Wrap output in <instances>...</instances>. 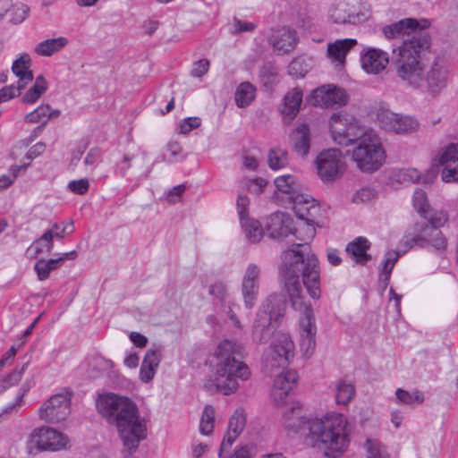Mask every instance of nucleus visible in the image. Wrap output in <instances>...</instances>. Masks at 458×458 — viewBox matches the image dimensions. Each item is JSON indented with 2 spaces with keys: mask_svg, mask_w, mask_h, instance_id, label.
Listing matches in <instances>:
<instances>
[{
  "mask_svg": "<svg viewBox=\"0 0 458 458\" xmlns=\"http://www.w3.org/2000/svg\"><path fill=\"white\" fill-rule=\"evenodd\" d=\"M419 26L416 19L407 18L385 26L383 33L386 38L407 34L394 60L396 75L407 87L436 98L447 88L451 71L445 56L437 55L428 64L424 62L423 54L429 49L431 39L426 31L417 30Z\"/></svg>",
  "mask_w": 458,
  "mask_h": 458,
  "instance_id": "nucleus-1",
  "label": "nucleus"
},
{
  "mask_svg": "<svg viewBox=\"0 0 458 458\" xmlns=\"http://www.w3.org/2000/svg\"><path fill=\"white\" fill-rule=\"evenodd\" d=\"M310 298L321 296L320 266L317 256L310 251L307 242L293 244L282 255L279 270L280 283L289 298L292 307L300 311V336L316 335L315 316L310 303L303 293L300 277Z\"/></svg>",
  "mask_w": 458,
  "mask_h": 458,
  "instance_id": "nucleus-2",
  "label": "nucleus"
},
{
  "mask_svg": "<svg viewBox=\"0 0 458 458\" xmlns=\"http://www.w3.org/2000/svg\"><path fill=\"white\" fill-rule=\"evenodd\" d=\"M284 425L289 430H308L307 440L327 456L338 458L348 448L350 429L346 419L340 413H327L321 419H305L301 408L293 405L284 411Z\"/></svg>",
  "mask_w": 458,
  "mask_h": 458,
  "instance_id": "nucleus-3",
  "label": "nucleus"
},
{
  "mask_svg": "<svg viewBox=\"0 0 458 458\" xmlns=\"http://www.w3.org/2000/svg\"><path fill=\"white\" fill-rule=\"evenodd\" d=\"M98 412L115 427L123 447L133 452L147 437V420L131 398L113 393L104 394L96 401Z\"/></svg>",
  "mask_w": 458,
  "mask_h": 458,
  "instance_id": "nucleus-4",
  "label": "nucleus"
},
{
  "mask_svg": "<svg viewBox=\"0 0 458 458\" xmlns=\"http://www.w3.org/2000/svg\"><path fill=\"white\" fill-rule=\"evenodd\" d=\"M242 355L243 347L237 343L225 340L217 346L214 385L224 394L236 392L238 381H246L250 377L249 367L241 360Z\"/></svg>",
  "mask_w": 458,
  "mask_h": 458,
  "instance_id": "nucleus-5",
  "label": "nucleus"
},
{
  "mask_svg": "<svg viewBox=\"0 0 458 458\" xmlns=\"http://www.w3.org/2000/svg\"><path fill=\"white\" fill-rule=\"evenodd\" d=\"M352 158L362 172L373 173L378 170L386 160V151L378 135L373 131H364L354 142Z\"/></svg>",
  "mask_w": 458,
  "mask_h": 458,
  "instance_id": "nucleus-6",
  "label": "nucleus"
},
{
  "mask_svg": "<svg viewBox=\"0 0 458 458\" xmlns=\"http://www.w3.org/2000/svg\"><path fill=\"white\" fill-rule=\"evenodd\" d=\"M277 297L269 296L259 308L252 325V340L258 344L267 343L276 329L284 314L277 305Z\"/></svg>",
  "mask_w": 458,
  "mask_h": 458,
  "instance_id": "nucleus-7",
  "label": "nucleus"
},
{
  "mask_svg": "<svg viewBox=\"0 0 458 458\" xmlns=\"http://www.w3.org/2000/svg\"><path fill=\"white\" fill-rule=\"evenodd\" d=\"M401 244L407 249L414 247L433 248L439 254H443L447 249V241L440 229L429 226L428 224H415L412 232L404 234Z\"/></svg>",
  "mask_w": 458,
  "mask_h": 458,
  "instance_id": "nucleus-8",
  "label": "nucleus"
},
{
  "mask_svg": "<svg viewBox=\"0 0 458 458\" xmlns=\"http://www.w3.org/2000/svg\"><path fill=\"white\" fill-rule=\"evenodd\" d=\"M294 356V344L290 335L278 332L270 345L268 352L263 361L264 371L272 376L274 371L284 369L290 363Z\"/></svg>",
  "mask_w": 458,
  "mask_h": 458,
  "instance_id": "nucleus-9",
  "label": "nucleus"
},
{
  "mask_svg": "<svg viewBox=\"0 0 458 458\" xmlns=\"http://www.w3.org/2000/svg\"><path fill=\"white\" fill-rule=\"evenodd\" d=\"M328 16L335 24H358L369 16V6L359 0H339L328 10Z\"/></svg>",
  "mask_w": 458,
  "mask_h": 458,
  "instance_id": "nucleus-10",
  "label": "nucleus"
},
{
  "mask_svg": "<svg viewBox=\"0 0 458 458\" xmlns=\"http://www.w3.org/2000/svg\"><path fill=\"white\" fill-rule=\"evenodd\" d=\"M360 131V123L345 112L333 114L330 118L331 137L338 145L348 146L353 143Z\"/></svg>",
  "mask_w": 458,
  "mask_h": 458,
  "instance_id": "nucleus-11",
  "label": "nucleus"
},
{
  "mask_svg": "<svg viewBox=\"0 0 458 458\" xmlns=\"http://www.w3.org/2000/svg\"><path fill=\"white\" fill-rule=\"evenodd\" d=\"M377 120L382 130L397 135L411 134L420 129V123L414 116L397 114L384 107L377 109Z\"/></svg>",
  "mask_w": 458,
  "mask_h": 458,
  "instance_id": "nucleus-12",
  "label": "nucleus"
},
{
  "mask_svg": "<svg viewBox=\"0 0 458 458\" xmlns=\"http://www.w3.org/2000/svg\"><path fill=\"white\" fill-rule=\"evenodd\" d=\"M30 442L39 451H61L70 447L68 437L54 428H36L30 437Z\"/></svg>",
  "mask_w": 458,
  "mask_h": 458,
  "instance_id": "nucleus-13",
  "label": "nucleus"
},
{
  "mask_svg": "<svg viewBox=\"0 0 458 458\" xmlns=\"http://www.w3.org/2000/svg\"><path fill=\"white\" fill-rule=\"evenodd\" d=\"M318 176L323 182L336 180L344 171L342 152L337 148L322 151L316 160Z\"/></svg>",
  "mask_w": 458,
  "mask_h": 458,
  "instance_id": "nucleus-14",
  "label": "nucleus"
},
{
  "mask_svg": "<svg viewBox=\"0 0 458 458\" xmlns=\"http://www.w3.org/2000/svg\"><path fill=\"white\" fill-rule=\"evenodd\" d=\"M71 413V397L68 394L52 395L39 408V417L47 423H58Z\"/></svg>",
  "mask_w": 458,
  "mask_h": 458,
  "instance_id": "nucleus-15",
  "label": "nucleus"
},
{
  "mask_svg": "<svg viewBox=\"0 0 458 458\" xmlns=\"http://www.w3.org/2000/svg\"><path fill=\"white\" fill-rule=\"evenodd\" d=\"M310 102L315 106L325 108L343 106L348 103V95L342 88L330 84L323 85L312 91Z\"/></svg>",
  "mask_w": 458,
  "mask_h": 458,
  "instance_id": "nucleus-16",
  "label": "nucleus"
},
{
  "mask_svg": "<svg viewBox=\"0 0 458 458\" xmlns=\"http://www.w3.org/2000/svg\"><path fill=\"white\" fill-rule=\"evenodd\" d=\"M293 209L296 216L306 221V240H312L315 236V228L310 226L319 211L317 201L309 195H296L293 199Z\"/></svg>",
  "mask_w": 458,
  "mask_h": 458,
  "instance_id": "nucleus-17",
  "label": "nucleus"
},
{
  "mask_svg": "<svg viewBox=\"0 0 458 458\" xmlns=\"http://www.w3.org/2000/svg\"><path fill=\"white\" fill-rule=\"evenodd\" d=\"M260 275V267L254 263L249 264L244 271L241 292L244 306L248 310L252 309L256 304L259 291Z\"/></svg>",
  "mask_w": 458,
  "mask_h": 458,
  "instance_id": "nucleus-18",
  "label": "nucleus"
},
{
  "mask_svg": "<svg viewBox=\"0 0 458 458\" xmlns=\"http://www.w3.org/2000/svg\"><path fill=\"white\" fill-rule=\"evenodd\" d=\"M362 69L370 74L383 72L389 63L388 54L379 48L369 47L360 55Z\"/></svg>",
  "mask_w": 458,
  "mask_h": 458,
  "instance_id": "nucleus-19",
  "label": "nucleus"
},
{
  "mask_svg": "<svg viewBox=\"0 0 458 458\" xmlns=\"http://www.w3.org/2000/svg\"><path fill=\"white\" fill-rule=\"evenodd\" d=\"M297 373L287 370L276 376L271 390V397L276 405H281L285 402L293 386L297 382Z\"/></svg>",
  "mask_w": 458,
  "mask_h": 458,
  "instance_id": "nucleus-20",
  "label": "nucleus"
},
{
  "mask_svg": "<svg viewBox=\"0 0 458 458\" xmlns=\"http://www.w3.org/2000/svg\"><path fill=\"white\" fill-rule=\"evenodd\" d=\"M267 231L271 238L281 239L298 231L294 230L293 221L290 216L278 213L270 216Z\"/></svg>",
  "mask_w": 458,
  "mask_h": 458,
  "instance_id": "nucleus-21",
  "label": "nucleus"
},
{
  "mask_svg": "<svg viewBox=\"0 0 458 458\" xmlns=\"http://www.w3.org/2000/svg\"><path fill=\"white\" fill-rule=\"evenodd\" d=\"M268 41L275 50L285 54L295 47L297 44L296 32L287 27H283L274 30Z\"/></svg>",
  "mask_w": 458,
  "mask_h": 458,
  "instance_id": "nucleus-22",
  "label": "nucleus"
},
{
  "mask_svg": "<svg viewBox=\"0 0 458 458\" xmlns=\"http://www.w3.org/2000/svg\"><path fill=\"white\" fill-rule=\"evenodd\" d=\"M357 45L352 38L337 39L327 45V56L336 66H344L349 51Z\"/></svg>",
  "mask_w": 458,
  "mask_h": 458,
  "instance_id": "nucleus-23",
  "label": "nucleus"
},
{
  "mask_svg": "<svg viewBox=\"0 0 458 458\" xmlns=\"http://www.w3.org/2000/svg\"><path fill=\"white\" fill-rule=\"evenodd\" d=\"M161 359L162 352L160 349L156 348L147 351L140 370V377L142 382L148 383L153 379Z\"/></svg>",
  "mask_w": 458,
  "mask_h": 458,
  "instance_id": "nucleus-24",
  "label": "nucleus"
},
{
  "mask_svg": "<svg viewBox=\"0 0 458 458\" xmlns=\"http://www.w3.org/2000/svg\"><path fill=\"white\" fill-rule=\"evenodd\" d=\"M369 248L370 242L366 238L358 237L346 246L345 250L356 263L365 265L371 259L370 255L367 253Z\"/></svg>",
  "mask_w": 458,
  "mask_h": 458,
  "instance_id": "nucleus-25",
  "label": "nucleus"
},
{
  "mask_svg": "<svg viewBox=\"0 0 458 458\" xmlns=\"http://www.w3.org/2000/svg\"><path fill=\"white\" fill-rule=\"evenodd\" d=\"M31 66V59L28 54H22L17 58L13 65V72L19 78L17 83L20 88H24L29 82L33 80V73L30 70Z\"/></svg>",
  "mask_w": 458,
  "mask_h": 458,
  "instance_id": "nucleus-26",
  "label": "nucleus"
},
{
  "mask_svg": "<svg viewBox=\"0 0 458 458\" xmlns=\"http://www.w3.org/2000/svg\"><path fill=\"white\" fill-rule=\"evenodd\" d=\"M302 90L299 88H294L289 91L284 98L282 114L291 119L295 117L299 113L300 106L302 102Z\"/></svg>",
  "mask_w": 458,
  "mask_h": 458,
  "instance_id": "nucleus-27",
  "label": "nucleus"
},
{
  "mask_svg": "<svg viewBox=\"0 0 458 458\" xmlns=\"http://www.w3.org/2000/svg\"><path fill=\"white\" fill-rule=\"evenodd\" d=\"M68 44L64 37L48 38L36 45L34 52L39 56H51L62 50Z\"/></svg>",
  "mask_w": 458,
  "mask_h": 458,
  "instance_id": "nucleus-28",
  "label": "nucleus"
},
{
  "mask_svg": "<svg viewBox=\"0 0 458 458\" xmlns=\"http://www.w3.org/2000/svg\"><path fill=\"white\" fill-rule=\"evenodd\" d=\"M425 401L424 394L415 389L412 392H409L403 388H397L395 390V403L398 405H406L413 407L415 405L422 404Z\"/></svg>",
  "mask_w": 458,
  "mask_h": 458,
  "instance_id": "nucleus-29",
  "label": "nucleus"
},
{
  "mask_svg": "<svg viewBox=\"0 0 458 458\" xmlns=\"http://www.w3.org/2000/svg\"><path fill=\"white\" fill-rule=\"evenodd\" d=\"M256 88L250 82H242L236 89L234 98L235 104L240 108L247 107L254 100Z\"/></svg>",
  "mask_w": 458,
  "mask_h": 458,
  "instance_id": "nucleus-30",
  "label": "nucleus"
},
{
  "mask_svg": "<svg viewBox=\"0 0 458 458\" xmlns=\"http://www.w3.org/2000/svg\"><path fill=\"white\" fill-rule=\"evenodd\" d=\"M60 225L58 223L53 224V225L47 229L38 239L35 240L31 247L35 248V255L41 253H50L54 248V229H59Z\"/></svg>",
  "mask_w": 458,
  "mask_h": 458,
  "instance_id": "nucleus-31",
  "label": "nucleus"
},
{
  "mask_svg": "<svg viewBox=\"0 0 458 458\" xmlns=\"http://www.w3.org/2000/svg\"><path fill=\"white\" fill-rule=\"evenodd\" d=\"M245 237L252 243L259 242L263 237V229L258 220L249 216L240 219Z\"/></svg>",
  "mask_w": 458,
  "mask_h": 458,
  "instance_id": "nucleus-32",
  "label": "nucleus"
},
{
  "mask_svg": "<svg viewBox=\"0 0 458 458\" xmlns=\"http://www.w3.org/2000/svg\"><path fill=\"white\" fill-rule=\"evenodd\" d=\"M400 258L398 251L391 250H388L380 265L379 281L382 282L385 286L389 283L392 270Z\"/></svg>",
  "mask_w": 458,
  "mask_h": 458,
  "instance_id": "nucleus-33",
  "label": "nucleus"
},
{
  "mask_svg": "<svg viewBox=\"0 0 458 458\" xmlns=\"http://www.w3.org/2000/svg\"><path fill=\"white\" fill-rule=\"evenodd\" d=\"M310 138L309 126L305 123L298 126L294 139L295 151L301 156H306L310 148Z\"/></svg>",
  "mask_w": 458,
  "mask_h": 458,
  "instance_id": "nucleus-34",
  "label": "nucleus"
},
{
  "mask_svg": "<svg viewBox=\"0 0 458 458\" xmlns=\"http://www.w3.org/2000/svg\"><path fill=\"white\" fill-rule=\"evenodd\" d=\"M47 89V80L42 75L38 76L35 80L34 85L22 96V102L25 104H33L37 102Z\"/></svg>",
  "mask_w": 458,
  "mask_h": 458,
  "instance_id": "nucleus-35",
  "label": "nucleus"
},
{
  "mask_svg": "<svg viewBox=\"0 0 458 458\" xmlns=\"http://www.w3.org/2000/svg\"><path fill=\"white\" fill-rule=\"evenodd\" d=\"M335 393L336 403L346 405L354 396L355 388L351 383L340 380L335 383Z\"/></svg>",
  "mask_w": 458,
  "mask_h": 458,
  "instance_id": "nucleus-36",
  "label": "nucleus"
},
{
  "mask_svg": "<svg viewBox=\"0 0 458 458\" xmlns=\"http://www.w3.org/2000/svg\"><path fill=\"white\" fill-rule=\"evenodd\" d=\"M268 165L273 170L285 167L289 163L288 152L282 148H271L267 156Z\"/></svg>",
  "mask_w": 458,
  "mask_h": 458,
  "instance_id": "nucleus-37",
  "label": "nucleus"
},
{
  "mask_svg": "<svg viewBox=\"0 0 458 458\" xmlns=\"http://www.w3.org/2000/svg\"><path fill=\"white\" fill-rule=\"evenodd\" d=\"M437 161L441 165H454L458 164V144L451 143L438 153Z\"/></svg>",
  "mask_w": 458,
  "mask_h": 458,
  "instance_id": "nucleus-38",
  "label": "nucleus"
},
{
  "mask_svg": "<svg viewBox=\"0 0 458 458\" xmlns=\"http://www.w3.org/2000/svg\"><path fill=\"white\" fill-rule=\"evenodd\" d=\"M58 263L59 261L54 259H39L37 261L34 266V269L37 273L38 278L40 281L46 280L49 276L51 271L59 267Z\"/></svg>",
  "mask_w": 458,
  "mask_h": 458,
  "instance_id": "nucleus-39",
  "label": "nucleus"
},
{
  "mask_svg": "<svg viewBox=\"0 0 458 458\" xmlns=\"http://www.w3.org/2000/svg\"><path fill=\"white\" fill-rule=\"evenodd\" d=\"M421 216L427 220L423 224H428L429 226H434L437 229L444 226L448 220V216L445 211L431 210L429 208Z\"/></svg>",
  "mask_w": 458,
  "mask_h": 458,
  "instance_id": "nucleus-40",
  "label": "nucleus"
},
{
  "mask_svg": "<svg viewBox=\"0 0 458 458\" xmlns=\"http://www.w3.org/2000/svg\"><path fill=\"white\" fill-rule=\"evenodd\" d=\"M33 386V381H26L24 382L18 393V394L15 397V400L13 403L8 404L6 407L4 408L3 413L10 414L13 411H17L24 403V396L25 394L30 390V388Z\"/></svg>",
  "mask_w": 458,
  "mask_h": 458,
  "instance_id": "nucleus-41",
  "label": "nucleus"
},
{
  "mask_svg": "<svg viewBox=\"0 0 458 458\" xmlns=\"http://www.w3.org/2000/svg\"><path fill=\"white\" fill-rule=\"evenodd\" d=\"M50 106L48 104L41 105L35 110L26 114L24 120L26 123H41L42 125H46L48 121Z\"/></svg>",
  "mask_w": 458,
  "mask_h": 458,
  "instance_id": "nucleus-42",
  "label": "nucleus"
},
{
  "mask_svg": "<svg viewBox=\"0 0 458 458\" xmlns=\"http://www.w3.org/2000/svg\"><path fill=\"white\" fill-rule=\"evenodd\" d=\"M215 409L211 405H206L199 423V431L202 435H209L214 428Z\"/></svg>",
  "mask_w": 458,
  "mask_h": 458,
  "instance_id": "nucleus-43",
  "label": "nucleus"
},
{
  "mask_svg": "<svg viewBox=\"0 0 458 458\" xmlns=\"http://www.w3.org/2000/svg\"><path fill=\"white\" fill-rule=\"evenodd\" d=\"M365 448L368 458H389L386 447L377 439H367Z\"/></svg>",
  "mask_w": 458,
  "mask_h": 458,
  "instance_id": "nucleus-44",
  "label": "nucleus"
},
{
  "mask_svg": "<svg viewBox=\"0 0 458 458\" xmlns=\"http://www.w3.org/2000/svg\"><path fill=\"white\" fill-rule=\"evenodd\" d=\"M246 425V413L243 409H237L228 422L227 431L240 435Z\"/></svg>",
  "mask_w": 458,
  "mask_h": 458,
  "instance_id": "nucleus-45",
  "label": "nucleus"
},
{
  "mask_svg": "<svg viewBox=\"0 0 458 458\" xmlns=\"http://www.w3.org/2000/svg\"><path fill=\"white\" fill-rule=\"evenodd\" d=\"M275 185L278 191L284 193L294 192L299 186L295 177L292 174L282 175L276 178Z\"/></svg>",
  "mask_w": 458,
  "mask_h": 458,
  "instance_id": "nucleus-46",
  "label": "nucleus"
},
{
  "mask_svg": "<svg viewBox=\"0 0 458 458\" xmlns=\"http://www.w3.org/2000/svg\"><path fill=\"white\" fill-rule=\"evenodd\" d=\"M377 196L376 191L371 187H362L353 194L352 201L355 204L368 203Z\"/></svg>",
  "mask_w": 458,
  "mask_h": 458,
  "instance_id": "nucleus-47",
  "label": "nucleus"
},
{
  "mask_svg": "<svg viewBox=\"0 0 458 458\" xmlns=\"http://www.w3.org/2000/svg\"><path fill=\"white\" fill-rule=\"evenodd\" d=\"M28 364L27 363H24L21 369H14L13 372H11L10 374H8L4 379L3 380V382L0 384V391L4 390V389H6L15 384H17L21 377H22V374L24 373L26 368H27Z\"/></svg>",
  "mask_w": 458,
  "mask_h": 458,
  "instance_id": "nucleus-48",
  "label": "nucleus"
},
{
  "mask_svg": "<svg viewBox=\"0 0 458 458\" xmlns=\"http://www.w3.org/2000/svg\"><path fill=\"white\" fill-rule=\"evenodd\" d=\"M300 348L306 358H310L316 348V335H303L300 336Z\"/></svg>",
  "mask_w": 458,
  "mask_h": 458,
  "instance_id": "nucleus-49",
  "label": "nucleus"
},
{
  "mask_svg": "<svg viewBox=\"0 0 458 458\" xmlns=\"http://www.w3.org/2000/svg\"><path fill=\"white\" fill-rule=\"evenodd\" d=\"M413 205L418 212L421 215L429 208L428 205L426 192L418 189L413 193Z\"/></svg>",
  "mask_w": 458,
  "mask_h": 458,
  "instance_id": "nucleus-50",
  "label": "nucleus"
},
{
  "mask_svg": "<svg viewBox=\"0 0 458 458\" xmlns=\"http://www.w3.org/2000/svg\"><path fill=\"white\" fill-rule=\"evenodd\" d=\"M210 62L208 59H200L193 63L191 75L195 78L204 76L209 70Z\"/></svg>",
  "mask_w": 458,
  "mask_h": 458,
  "instance_id": "nucleus-51",
  "label": "nucleus"
},
{
  "mask_svg": "<svg viewBox=\"0 0 458 458\" xmlns=\"http://www.w3.org/2000/svg\"><path fill=\"white\" fill-rule=\"evenodd\" d=\"M89 180L86 178L71 181L68 183V189L72 192H73L75 194H79V195H83V194L87 193L89 191Z\"/></svg>",
  "mask_w": 458,
  "mask_h": 458,
  "instance_id": "nucleus-52",
  "label": "nucleus"
},
{
  "mask_svg": "<svg viewBox=\"0 0 458 458\" xmlns=\"http://www.w3.org/2000/svg\"><path fill=\"white\" fill-rule=\"evenodd\" d=\"M23 88H20V84L17 83V86L11 85L5 86L0 89V103L6 102L16 96H19L21 90Z\"/></svg>",
  "mask_w": 458,
  "mask_h": 458,
  "instance_id": "nucleus-53",
  "label": "nucleus"
},
{
  "mask_svg": "<svg viewBox=\"0 0 458 458\" xmlns=\"http://www.w3.org/2000/svg\"><path fill=\"white\" fill-rule=\"evenodd\" d=\"M201 121L199 117H188L184 119L179 126V132L188 134L193 129L200 126Z\"/></svg>",
  "mask_w": 458,
  "mask_h": 458,
  "instance_id": "nucleus-54",
  "label": "nucleus"
},
{
  "mask_svg": "<svg viewBox=\"0 0 458 458\" xmlns=\"http://www.w3.org/2000/svg\"><path fill=\"white\" fill-rule=\"evenodd\" d=\"M398 177L403 182H419L420 181V174L415 168H407L400 171Z\"/></svg>",
  "mask_w": 458,
  "mask_h": 458,
  "instance_id": "nucleus-55",
  "label": "nucleus"
},
{
  "mask_svg": "<svg viewBox=\"0 0 458 458\" xmlns=\"http://www.w3.org/2000/svg\"><path fill=\"white\" fill-rule=\"evenodd\" d=\"M442 179L445 182H458V164L454 165H444Z\"/></svg>",
  "mask_w": 458,
  "mask_h": 458,
  "instance_id": "nucleus-56",
  "label": "nucleus"
},
{
  "mask_svg": "<svg viewBox=\"0 0 458 458\" xmlns=\"http://www.w3.org/2000/svg\"><path fill=\"white\" fill-rule=\"evenodd\" d=\"M233 22V27H234V30H233L234 34H238V33H242V32H250V31H253L257 28V25L255 23L242 21L238 18H234Z\"/></svg>",
  "mask_w": 458,
  "mask_h": 458,
  "instance_id": "nucleus-57",
  "label": "nucleus"
},
{
  "mask_svg": "<svg viewBox=\"0 0 458 458\" xmlns=\"http://www.w3.org/2000/svg\"><path fill=\"white\" fill-rule=\"evenodd\" d=\"M101 157H102L101 149L98 148H92L87 153L83 163L87 166H93L101 161Z\"/></svg>",
  "mask_w": 458,
  "mask_h": 458,
  "instance_id": "nucleus-58",
  "label": "nucleus"
},
{
  "mask_svg": "<svg viewBox=\"0 0 458 458\" xmlns=\"http://www.w3.org/2000/svg\"><path fill=\"white\" fill-rule=\"evenodd\" d=\"M249 205L250 199L246 195L238 196L236 206L240 219L249 216Z\"/></svg>",
  "mask_w": 458,
  "mask_h": 458,
  "instance_id": "nucleus-59",
  "label": "nucleus"
},
{
  "mask_svg": "<svg viewBox=\"0 0 458 458\" xmlns=\"http://www.w3.org/2000/svg\"><path fill=\"white\" fill-rule=\"evenodd\" d=\"M30 8L24 4L16 6L13 11V21L14 23H21L29 17Z\"/></svg>",
  "mask_w": 458,
  "mask_h": 458,
  "instance_id": "nucleus-60",
  "label": "nucleus"
},
{
  "mask_svg": "<svg viewBox=\"0 0 458 458\" xmlns=\"http://www.w3.org/2000/svg\"><path fill=\"white\" fill-rule=\"evenodd\" d=\"M185 190H186L185 184H179V185L173 187L166 193L165 199H166L167 202L176 203L177 201H179L181 196L185 191Z\"/></svg>",
  "mask_w": 458,
  "mask_h": 458,
  "instance_id": "nucleus-61",
  "label": "nucleus"
},
{
  "mask_svg": "<svg viewBox=\"0 0 458 458\" xmlns=\"http://www.w3.org/2000/svg\"><path fill=\"white\" fill-rule=\"evenodd\" d=\"M238 437L239 435H236L232 431L226 432L221 443L220 450L218 453L219 458H222V454L231 447Z\"/></svg>",
  "mask_w": 458,
  "mask_h": 458,
  "instance_id": "nucleus-62",
  "label": "nucleus"
},
{
  "mask_svg": "<svg viewBox=\"0 0 458 458\" xmlns=\"http://www.w3.org/2000/svg\"><path fill=\"white\" fill-rule=\"evenodd\" d=\"M252 447L250 445H243L236 448L234 453L227 458H252Z\"/></svg>",
  "mask_w": 458,
  "mask_h": 458,
  "instance_id": "nucleus-63",
  "label": "nucleus"
},
{
  "mask_svg": "<svg viewBox=\"0 0 458 458\" xmlns=\"http://www.w3.org/2000/svg\"><path fill=\"white\" fill-rule=\"evenodd\" d=\"M46 149V145L42 142H38L32 146L26 154V158L32 160L40 156Z\"/></svg>",
  "mask_w": 458,
  "mask_h": 458,
  "instance_id": "nucleus-64",
  "label": "nucleus"
}]
</instances>
